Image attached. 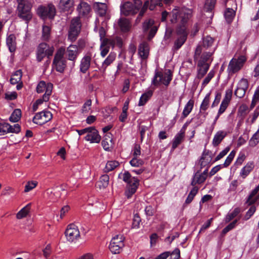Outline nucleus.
I'll return each instance as SVG.
<instances>
[{"instance_id": "obj_44", "label": "nucleus", "mask_w": 259, "mask_h": 259, "mask_svg": "<svg viewBox=\"0 0 259 259\" xmlns=\"http://www.w3.org/2000/svg\"><path fill=\"white\" fill-rule=\"evenodd\" d=\"M51 27L49 26H42V37L44 40H48L50 37Z\"/></svg>"}, {"instance_id": "obj_4", "label": "nucleus", "mask_w": 259, "mask_h": 259, "mask_svg": "<svg viewBox=\"0 0 259 259\" xmlns=\"http://www.w3.org/2000/svg\"><path fill=\"white\" fill-rule=\"evenodd\" d=\"M140 0H135V4L126 2L120 6V13L125 16H133L137 14L142 6Z\"/></svg>"}, {"instance_id": "obj_60", "label": "nucleus", "mask_w": 259, "mask_h": 259, "mask_svg": "<svg viewBox=\"0 0 259 259\" xmlns=\"http://www.w3.org/2000/svg\"><path fill=\"white\" fill-rule=\"evenodd\" d=\"M141 148L139 145L135 144L134 148L133 155L134 157L131 159L130 162H133L134 160H136L137 157L141 154Z\"/></svg>"}, {"instance_id": "obj_55", "label": "nucleus", "mask_w": 259, "mask_h": 259, "mask_svg": "<svg viewBox=\"0 0 259 259\" xmlns=\"http://www.w3.org/2000/svg\"><path fill=\"white\" fill-rule=\"evenodd\" d=\"M118 164L119 163H106V164L103 169L104 172H109L118 166L119 165Z\"/></svg>"}, {"instance_id": "obj_26", "label": "nucleus", "mask_w": 259, "mask_h": 259, "mask_svg": "<svg viewBox=\"0 0 259 259\" xmlns=\"http://www.w3.org/2000/svg\"><path fill=\"white\" fill-rule=\"evenodd\" d=\"M259 191V186L256 187L250 193L249 195L248 196L246 203L248 205H251L254 204L257 200L258 196H255L258 193Z\"/></svg>"}, {"instance_id": "obj_25", "label": "nucleus", "mask_w": 259, "mask_h": 259, "mask_svg": "<svg viewBox=\"0 0 259 259\" xmlns=\"http://www.w3.org/2000/svg\"><path fill=\"white\" fill-rule=\"evenodd\" d=\"M194 101L193 100H190L187 103L182 112V115L181 117V120H183L187 117L192 111L194 106Z\"/></svg>"}, {"instance_id": "obj_54", "label": "nucleus", "mask_w": 259, "mask_h": 259, "mask_svg": "<svg viewBox=\"0 0 259 259\" xmlns=\"http://www.w3.org/2000/svg\"><path fill=\"white\" fill-rule=\"evenodd\" d=\"M237 87L246 91L248 88V81L247 79L242 78L238 83Z\"/></svg>"}, {"instance_id": "obj_37", "label": "nucleus", "mask_w": 259, "mask_h": 259, "mask_svg": "<svg viewBox=\"0 0 259 259\" xmlns=\"http://www.w3.org/2000/svg\"><path fill=\"white\" fill-rule=\"evenodd\" d=\"M210 65H202L201 66H197V77L198 79H201L206 74L209 68Z\"/></svg>"}, {"instance_id": "obj_15", "label": "nucleus", "mask_w": 259, "mask_h": 259, "mask_svg": "<svg viewBox=\"0 0 259 259\" xmlns=\"http://www.w3.org/2000/svg\"><path fill=\"white\" fill-rule=\"evenodd\" d=\"M76 10L79 17L87 18L91 12V7L87 2H81L77 6Z\"/></svg>"}, {"instance_id": "obj_61", "label": "nucleus", "mask_w": 259, "mask_h": 259, "mask_svg": "<svg viewBox=\"0 0 259 259\" xmlns=\"http://www.w3.org/2000/svg\"><path fill=\"white\" fill-rule=\"evenodd\" d=\"M154 20L149 19L144 21L143 24V29L144 31H147L154 24Z\"/></svg>"}, {"instance_id": "obj_38", "label": "nucleus", "mask_w": 259, "mask_h": 259, "mask_svg": "<svg viewBox=\"0 0 259 259\" xmlns=\"http://www.w3.org/2000/svg\"><path fill=\"white\" fill-rule=\"evenodd\" d=\"M31 207V203L27 204L25 206L22 208L17 213V218L18 219H21L28 214L29 212Z\"/></svg>"}, {"instance_id": "obj_40", "label": "nucleus", "mask_w": 259, "mask_h": 259, "mask_svg": "<svg viewBox=\"0 0 259 259\" xmlns=\"http://www.w3.org/2000/svg\"><path fill=\"white\" fill-rule=\"evenodd\" d=\"M116 54L113 53H110L107 58L103 62L102 68L105 70L106 67L110 65L113 61L115 60Z\"/></svg>"}, {"instance_id": "obj_27", "label": "nucleus", "mask_w": 259, "mask_h": 259, "mask_svg": "<svg viewBox=\"0 0 259 259\" xmlns=\"http://www.w3.org/2000/svg\"><path fill=\"white\" fill-rule=\"evenodd\" d=\"M73 0H60L59 8L63 11H68L73 6Z\"/></svg>"}, {"instance_id": "obj_56", "label": "nucleus", "mask_w": 259, "mask_h": 259, "mask_svg": "<svg viewBox=\"0 0 259 259\" xmlns=\"http://www.w3.org/2000/svg\"><path fill=\"white\" fill-rule=\"evenodd\" d=\"M211 157L209 151L204 150L199 162H211Z\"/></svg>"}, {"instance_id": "obj_48", "label": "nucleus", "mask_w": 259, "mask_h": 259, "mask_svg": "<svg viewBox=\"0 0 259 259\" xmlns=\"http://www.w3.org/2000/svg\"><path fill=\"white\" fill-rule=\"evenodd\" d=\"M205 119V115H202L200 114H198L197 115V117L194 118H192L191 120H194L195 122V127H197L200 126L203 122L204 121Z\"/></svg>"}, {"instance_id": "obj_33", "label": "nucleus", "mask_w": 259, "mask_h": 259, "mask_svg": "<svg viewBox=\"0 0 259 259\" xmlns=\"http://www.w3.org/2000/svg\"><path fill=\"white\" fill-rule=\"evenodd\" d=\"M185 135L179 132L174 137L172 143V148L175 149L182 143Z\"/></svg>"}, {"instance_id": "obj_9", "label": "nucleus", "mask_w": 259, "mask_h": 259, "mask_svg": "<svg viewBox=\"0 0 259 259\" xmlns=\"http://www.w3.org/2000/svg\"><path fill=\"white\" fill-rule=\"evenodd\" d=\"M31 9V5L29 2L19 4L17 8L18 17L28 22L32 17Z\"/></svg>"}, {"instance_id": "obj_49", "label": "nucleus", "mask_w": 259, "mask_h": 259, "mask_svg": "<svg viewBox=\"0 0 259 259\" xmlns=\"http://www.w3.org/2000/svg\"><path fill=\"white\" fill-rule=\"evenodd\" d=\"M210 100V94H207L205 98H204L201 105L200 109L205 111L208 108V106Z\"/></svg>"}, {"instance_id": "obj_45", "label": "nucleus", "mask_w": 259, "mask_h": 259, "mask_svg": "<svg viewBox=\"0 0 259 259\" xmlns=\"http://www.w3.org/2000/svg\"><path fill=\"white\" fill-rule=\"evenodd\" d=\"M248 108L246 105L242 104L240 105L238 111V116L241 117L242 118H244L248 113Z\"/></svg>"}, {"instance_id": "obj_43", "label": "nucleus", "mask_w": 259, "mask_h": 259, "mask_svg": "<svg viewBox=\"0 0 259 259\" xmlns=\"http://www.w3.org/2000/svg\"><path fill=\"white\" fill-rule=\"evenodd\" d=\"M253 163H247V164L242 168L240 174L241 176L246 177L253 169Z\"/></svg>"}, {"instance_id": "obj_7", "label": "nucleus", "mask_w": 259, "mask_h": 259, "mask_svg": "<svg viewBox=\"0 0 259 259\" xmlns=\"http://www.w3.org/2000/svg\"><path fill=\"white\" fill-rule=\"evenodd\" d=\"M246 60L247 58L244 55H240L237 58L232 59L227 68L229 74H233L240 70Z\"/></svg>"}, {"instance_id": "obj_17", "label": "nucleus", "mask_w": 259, "mask_h": 259, "mask_svg": "<svg viewBox=\"0 0 259 259\" xmlns=\"http://www.w3.org/2000/svg\"><path fill=\"white\" fill-rule=\"evenodd\" d=\"M66 56L69 60L75 62L80 52L76 45H70L65 51Z\"/></svg>"}, {"instance_id": "obj_10", "label": "nucleus", "mask_w": 259, "mask_h": 259, "mask_svg": "<svg viewBox=\"0 0 259 259\" xmlns=\"http://www.w3.org/2000/svg\"><path fill=\"white\" fill-rule=\"evenodd\" d=\"M37 13L42 19L48 17L52 19L56 14V8L52 4H49L47 6H41L38 8Z\"/></svg>"}, {"instance_id": "obj_59", "label": "nucleus", "mask_w": 259, "mask_h": 259, "mask_svg": "<svg viewBox=\"0 0 259 259\" xmlns=\"http://www.w3.org/2000/svg\"><path fill=\"white\" fill-rule=\"evenodd\" d=\"M9 123L6 122H0V135H4L8 133Z\"/></svg>"}, {"instance_id": "obj_20", "label": "nucleus", "mask_w": 259, "mask_h": 259, "mask_svg": "<svg viewBox=\"0 0 259 259\" xmlns=\"http://www.w3.org/2000/svg\"><path fill=\"white\" fill-rule=\"evenodd\" d=\"M93 8L99 16L103 17L106 14L107 6L106 4L95 2L93 5Z\"/></svg>"}, {"instance_id": "obj_50", "label": "nucleus", "mask_w": 259, "mask_h": 259, "mask_svg": "<svg viewBox=\"0 0 259 259\" xmlns=\"http://www.w3.org/2000/svg\"><path fill=\"white\" fill-rule=\"evenodd\" d=\"M230 163H224L223 164L218 165L213 167L209 172L210 176L214 175L216 174L220 169L223 167H226L229 165Z\"/></svg>"}, {"instance_id": "obj_21", "label": "nucleus", "mask_w": 259, "mask_h": 259, "mask_svg": "<svg viewBox=\"0 0 259 259\" xmlns=\"http://www.w3.org/2000/svg\"><path fill=\"white\" fill-rule=\"evenodd\" d=\"M120 30L123 32H127L130 30L131 25L130 21L123 17L120 18L117 21Z\"/></svg>"}, {"instance_id": "obj_63", "label": "nucleus", "mask_w": 259, "mask_h": 259, "mask_svg": "<svg viewBox=\"0 0 259 259\" xmlns=\"http://www.w3.org/2000/svg\"><path fill=\"white\" fill-rule=\"evenodd\" d=\"M169 259H179L180 258V250L178 248H176L172 251H169Z\"/></svg>"}, {"instance_id": "obj_24", "label": "nucleus", "mask_w": 259, "mask_h": 259, "mask_svg": "<svg viewBox=\"0 0 259 259\" xmlns=\"http://www.w3.org/2000/svg\"><path fill=\"white\" fill-rule=\"evenodd\" d=\"M16 36L14 34H11L7 36L6 44L10 52H14L16 49Z\"/></svg>"}, {"instance_id": "obj_19", "label": "nucleus", "mask_w": 259, "mask_h": 259, "mask_svg": "<svg viewBox=\"0 0 259 259\" xmlns=\"http://www.w3.org/2000/svg\"><path fill=\"white\" fill-rule=\"evenodd\" d=\"M91 55H87L82 58L79 65V69L81 72L85 73L88 71L91 66Z\"/></svg>"}, {"instance_id": "obj_47", "label": "nucleus", "mask_w": 259, "mask_h": 259, "mask_svg": "<svg viewBox=\"0 0 259 259\" xmlns=\"http://www.w3.org/2000/svg\"><path fill=\"white\" fill-rule=\"evenodd\" d=\"M37 185V182L36 181H28L24 188V192L27 193L28 192L32 190H33L34 188H35L36 186Z\"/></svg>"}, {"instance_id": "obj_11", "label": "nucleus", "mask_w": 259, "mask_h": 259, "mask_svg": "<svg viewBox=\"0 0 259 259\" xmlns=\"http://www.w3.org/2000/svg\"><path fill=\"white\" fill-rule=\"evenodd\" d=\"M124 238L122 235H117L113 237L111 240L109 248L110 251L114 254L119 253L124 246Z\"/></svg>"}, {"instance_id": "obj_1", "label": "nucleus", "mask_w": 259, "mask_h": 259, "mask_svg": "<svg viewBox=\"0 0 259 259\" xmlns=\"http://www.w3.org/2000/svg\"><path fill=\"white\" fill-rule=\"evenodd\" d=\"M192 16V10L183 8L174 9L170 13L163 11L161 13V21L165 22L168 17L172 24L179 22L176 27V33L177 39L175 41L174 48L178 50L181 48L187 40L188 36L187 23Z\"/></svg>"}, {"instance_id": "obj_8", "label": "nucleus", "mask_w": 259, "mask_h": 259, "mask_svg": "<svg viewBox=\"0 0 259 259\" xmlns=\"http://www.w3.org/2000/svg\"><path fill=\"white\" fill-rule=\"evenodd\" d=\"M81 24L80 18L75 17L72 19L68 32V39L71 42L74 41L80 33Z\"/></svg>"}, {"instance_id": "obj_53", "label": "nucleus", "mask_w": 259, "mask_h": 259, "mask_svg": "<svg viewBox=\"0 0 259 259\" xmlns=\"http://www.w3.org/2000/svg\"><path fill=\"white\" fill-rule=\"evenodd\" d=\"M92 105V100L91 99L88 100L83 105L81 109V113L83 114H87L91 109Z\"/></svg>"}, {"instance_id": "obj_51", "label": "nucleus", "mask_w": 259, "mask_h": 259, "mask_svg": "<svg viewBox=\"0 0 259 259\" xmlns=\"http://www.w3.org/2000/svg\"><path fill=\"white\" fill-rule=\"evenodd\" d=\"M214 41V39L210 36H206L204 37L203 40V46L204 48H209L211 47Z\"/></svg>"}, {"instance_id": "obj_28", "label": "nucleus", "mask_w": 259, "mask_h": 259, "mask_svg": "<svg viewBox=\"0 0 259 259\" xmlns=\"http://www.w3.org/2000/svg\"><path fill=\"white\" fill-rule=\"evenodd\" d=\"M139 54L142 59H146L148 56V45L145 42L141 43L139 47Z\"/></svg>"}, {"instance_id": "obj_2", "label": "nucleus", "mask_w": 259, "mask_h": 259, "mask_svg": "<svg viewBox=\"0 0 259 259\" xmlns=\"http://www.w3.org/2000/svg\"><path fill=\"white\" fill-rule=\"evenodd\" d=\"M118 178L127 183L125 195L128 198L131 197L136 192L139 186V182L138 179L135 177H132L131 174L128 171H125L123 174H119Z\"/></svg>"}, {"instance_id": "obj_6", "label": "nucleus", "mask_w": 259, "mask_h": 259, "mask_svg": "<svg viewBox=\"0 0 259 259\" xmlns=\"http://www.w3.org/2000/svg\"><path fill=\"white\" fill-rule=\"evenodd\" d=\"M54 52V47L50 46L45 42L41 43L37 48L36 60L40 62L46 56L49 59L53 55Z\"/></svg>"}, {"instance_id": "obj_42", "label": "nucleus", "mask_w": 259, "mask_h": 259, "mask_svg": "<svg viewBox=\"0 0 259 259\" xmlns=\"http://www.w3.org/2000/svg\"><path fill=\"white\" fill-rule=\"evenodd\" d=\"M199 188L197 187H194L190 192L187 199L185 200V203L189 204L194 199L195 196L198 193Z\"/></svg>"}, {"instance_id": "obj_62", "label": "nucleus", "mask_w": 259, "mask_h": 259, "mask_svg": "<svg viewBox=\"0 0 259 259\" xmlns=\"http://www.w3.org/2000/svg\"><path fill=\"white\" fill-rule=\"evenodd\" d=\"M233 91L232 90H227L226 91L225 96L223 99L222 102L229 104L232 96Z\"/></svg>"}, {"instance_id": "obj_58", "label": "nucleus", "mask_w": 259, "mask_h": 259, "mask_svg": "<svg viewBox=\"0 0 259 259\" xmlns=\"http://www.w3.org/2000/svg\"><path fill=\"white\" fill-rule=\"evenodd\" d=\"M111 46L114 47L115 46L118 47L119 48H121L123 45L122 39L120 37H116L112 39Z\"/></svg>"}, {"instance_id": "obj_36", "label": "nucleus", "mask_w": 259, "mask_h": 259, "mask_svg": "<svg viewBox=\"0 0 259 259\" xmlns=\"http://www.w3.org/2000/svg\"><path fill=\"white\" fill-rule=\"evenodd\" d=\"M21 110L20 109H15L9 117V120L12 122H17L21 118Z\"/></svg>"}, {"instance_id": "obj_46", "label": "nucleus", "mask_w": 259, "mask_h": 259, "mask_svg": "<svg viewBox=\"0 0 259 259\" xmlns=\"http://www.w3.org/2000/svg\"><path fill=\"white\" fill-rule=\"evenodd\" d=\"M240 212V208L238 207L235 208L234 210L230 213H229L225 219L226 222L228 223L231 221L235 217H236Z\"/></svg>"}, {"instance_id": "obj_64", "label": "nucleus", "mask_w": 259, "mask_h": 259, "mask_svg": "<svg viewBox=\"0 0 259 259\" xmlns=\"http://www.w3.org/2000/svg\"><path fill=\"white\" fill-rule=\"evenodd\" d=\"M141 221V219L139 215L138 214H135L133 219L132 227L133 228H139Z\"/></svg>"}, {"instance_id": "obj_12", "label": "nucleus", "mask_w": 259, "mask_h": 259, "mask_svg": "<svg viewBox=\"0 0 259 259\" xmlns=\"http://www.w3.org/2000/svg\"><path fill=\"white\" fill-rule=\"evenodd\" d=\"M203 163H196L194 166L195 172L192 178L191 185L197 187L196 185L203 183L206 180L204 175L200 174V170L202 168Z\"/></svg>"}, {"instance_id": "obj_18", "label": "nucleus", "mask_w": 259, "mask_h": 259, "mask_svg": "<svg viewBox=\"0 0 259 259\" xmlns=\"http://www.w3.org/2000/svg\"><path fill=\"white\" fill-rule=\"evenodd\" d=\"M113 144L112 135L110 133H106L102 141L103 149L106 151H110L112 149Z\"/></svg>"}, {"instance_id": "obj_41", "label": "nucleus", "mask_w": 259, "mask_h": 259, "mask_svg": "<svg viewBox=\"0 0 259 259\" xmlns=\"http://www.w3.org/2000/svg\"><path fill=\"white\" fill-rule=\"evenodd\" d=\"M42 121L38 122L37 124L42 125L50 121L52 118V114L49 111H42Z\"/></svg>"}, {"instance_id": "obj_35", "label": "nucleus", "mask_w": 259, "mask_h": 259, "mask_svg": "<svg viewBox=\"0 0 259 259\" xmlns=\"http://www.w3.org/2000/svg\"><path fill=\"white\" fill-rule=\"evenodd\" d=\"M235 15V12L232 8H227L225 12L224 17L228 23H231Z\"/></svg>"}, {"instance_id": "obj_39", "label": "nucleus", "mask_w": 259, "mask_h": 259, "mask_svg": "<svg viewBox=\"0 0 259 259\" xmlns=\"http://www.w3.org/2000/svg\"><path fill=\"white\" fill-rule=\"evenodd\" d=\"M51 85L49 86L48 91L42 96V99H37L34 103L38 106L42 104L44 102H47L49 100L50 96L51 95Z\"/></svg>"}, {"instance_id": "obj_22", "label": "nucleus", "mask_w": 259, "mask_h": 259, "mask_svg": "<svg viewBox=\"0 0 259 259\" xmlns=\"http://www.w3.org/2000/svg\"><path fill=\"white\" fill-rule=\"evenodd\" d=\"M109 177L107 175L101 176L99 180L96 183V187L100 190L105 189L109 185Z\"/></svg>"}, {"instance_id": "obj_32", "label": "nucleus", "mask_w": 259, "mask_h": 259, "mask_svg": "<svg viewBox=\"0 0 259 259\" xmlns=\"http://www.w3.org/2000/svg\"><path fill=\"white\" fill-rule=\"evenodd\" d=\"M22 76V71L21 69L16 71L10 78V83L16 84L21 81Z\"/></svg>"}, {"instance_id": "obj_34", "label": "nucleus", "mask_w": 259, "mask_h": 259, "mask_svg": "<svg viewBox=\"0 0 259 259\" xmlns=\"http://www.w3.org/2000/svg\"><path fill=\"white\" fill-rule=\"evenodd\" d=\"M217 0H205L204 10L206 12L212 13L215 8Z\"/></svg>"}, {"instance_id": "obj_23", "label": "nucleus", "mask_w": 259, "mask_h": 259, "mask_svg": "<svg viewBox=\"0 0 259 259\" xmlns=\"http://www.w3.org/2000/svg\"><path fill=\"white\" fill-rule=\"evenodd\" d=\"M227 135V133L223 131H218L214 136L212 140V144L214 147L218 146L223 139Z\"/></svg>"}, {"instance_id": "obj_13", "label": "nucleus", "mask_w": 259, "mask_h": 259, "mask_svg": "<svg viewBox=\"0 0 259 259\" xmlns=\"http://www.w3.org/2000/svg\"><path fill=\"white\" fill-rule=\"evenodd\" d=\"M67 240L69 242H75L80 237L78 227L74 224L68 226L65 231Z\"/></svg>"}, {"instance_id": "obj_16", "label": "nucleus", "mask_w": 259, "mask_h": 259, "mask_svg": "<svg viewBox=\"0 0 259 259\" xmlns=\"http://www.w3.org/2000/svg\"><path fill=\"white\" fill-rule=\"evenodd\" d=\"M90 130L89 131L88 134L84 137V139L87 141H90L91 143H99L101 141V136L99 134L98 131L95 128V127L91 126Z\"/></svg>"}, {"instance_id": "obj_57", "label": "nucleus", "mask_w": 259, "mask_h": 259, "mask_svg": "<svg viewBox=\"0 0 259 259\" xmlns=\"http://www.w3.org/2000/svg\"><path fill=\"white\" fill-rule=\"evenodd\" d=\"M8 133H12L18 134L21 131V126L18 123L14 124L13 126L9 124V128H8Z\"/></svg>"}, {"instance_id": "obj_3", "label": "nucleus", "mask_w": 259, "mask_h": 259, "mask_svg": "<svg viewBox=\"0 0 259 259\" xmlns=\"http://www.w3.org/2000/svg\"><path fill=\"white\" fill-rule=\"evenodd\" d=\"M65 53V48L60 47L57 50L53 61V67L60 73H63L67 66V61L64 57Z\"/></svg>"}, {"instance_id": "obj_30", "label": "nucleus", "mask_w": 259, "mask_h": 259, "mask_svg": "<svg viewBox=\"0 0 259 259\" xmlns=\"http://www.w3.org/2000/svg\"><path fill=\"white\" fill-rule=\"evenodd\" d=\"M211 55L212 54L210 52L203 53L201 56L200 59L198 62L197 66H201L204 65H210V63H208V61L211 56Z\"/></svg>"}, {"instance_id": "obj_52", "label": "nucleus", "mask_w": 259, "mask_h": 259, "mask_svg": "<svg viewBox=\"0 0 259 259\" xmlns=\"http://www.w3.org/2000/svg\"><path fill=\"white\" fill-rule=\"evenodd\" d=\"M259 142V130L253 135L249 141V145L252 147L255 146Z\"/></svg>"}, {"instance_id": "obj_5", "label": "nucleus", "mask_w": 259, "mask_h": 259, "mask_svg": "<svg viewBox=\"0 0 259 259\" xmlns=\"http://www.w3.org/2000/svg\"><path fill=\"white\" fill-rule=\"evenodd\" d=\"M172 73L170 70H168L164 74L161 72L156 70L152 83L156 87L158 86L160 83L167 87L172 80Z\"/></svg>"}, {"instance_id": "obj_14", "label": "nucleus", "mask_w": 259, "mask_h": 259, "mask_svg": "<svg viewBox=\"0 0 259 259\" xmlns=\"http://www.w3.org/2000/svg\"><path fill=\"white\" fill-rule=\"evenodd\" d=\"M60 196V190L57 187L50 188L46 190L45 197L50 202L57 201Z\"/></svg>"}, {"instance_id": "obj_29", "label": "nucleus", "mask_w": 259, "mask_h": 259, "mask_svg": "<svg viewBox=\"0 0 259 259\" xmlns=\"http://www.w3.org/2000/svg\"><path fill=\"white\" fill-rule=\"evenodd\" d=\"M51 85V93L52 92V89H53V84L51 83H48L47 84L44 81H40L38 83L37 87H36V92L37 93H41L43 92L46 91H48V89L49 88V86Z\"/></svg>"}, {"instance_id": "obj_31", "label": "nucleus", "mask_w": 259, "mask_h": 259, "mask_svg": "<svg viewBox=\"0 0 259 259\" xmlns=\"http://www.w3.org/2000/svg\"><path fill=\"white\" fill-rule=\"evenodd\" d=\"M152 95L153 92L152 91H149L143 94L140 98L138 105L139 106H144L150 99Z\"/></svg>"}]
</instances>
